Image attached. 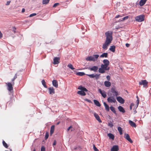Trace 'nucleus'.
<instances>
[{
    "instance_id": "nucleus-32",
    "label": "nucleus",
    "mask_w": 151,
    "mask_h": 151,
    "mask_svg": "<svg viewBox=\"0 0 151 151\" xmlns=\"http://www.w3.org/2000/svg\"><path fill=\"white\" fill-rule=\"evenodd\" d=\"M111 91L112 93H115L114 95L115 96H117V95H118L117 91H116L115 89L112 88Z\"/></svg>"
},
{
    "instance_id": "nucleus-28",
    "label": "nucleus",
    "mask_w": 151,
    "mask_h": 151,
    "mask_svg": "<svg viewBox=\"0 0 151 151\" xmlns=\"http://www.w3.org/2000/svg\"><path fill=\"white\" fill-rule=\"evenodd\" d=\"M115 47L114 45L111 46L109 49V50L113 52H114L115 51Z\"/></svg>"
},
{
    "instance_id": "nucleus-35",
    "label": "nucleus",
    "mask_w": 151,
    "mask_h": 151,
    "mask_svg": "<svg viewBox=\"0 0 151 151\" xmlns=\"http://www.w3.org/2000/svg\"><path fill=\"white\" fill-rule=\"evenodd\" d=\"M41 82H42V84L43 85L44 87L45 88H47V87L46 85V82H45V80H42Z\"/></svg>"
},
{
    "instance_id": "nucleus-10",
    "label": "nucleus",
    "mask_w": 151,
    "mask_h": 151,
    "mask_svg": "<svg viewBox=\"0 0 151 151\" xmlns=\"http://www.w3.org/2000/svg\"><path fill=\"white\" fill-rule=\"evenodd\" d=\"M124 137L128 141H129L130 143H132L133 141L130 138V137L128 134L125 133L124 134Z\"/></svg>"
},
{
    "instance_id": "nucleus-31",
    "label": "nucleus",
    "mask_w": 151,
    "mask_h": 151,
    "mask_svg": "<svg viewBox=\"0 0 151 151\" xmlns=\"http://www.w3.org/2000/svg\"><path fill=\"white\" fill-rule=\"evenodd\" d=\"M147 0H141L139 2L140 6H142L145 3Z\"/></svg>"
},
{
    "instance_id": "nucleus-4",
    "label": "nucleus",
    "mask_w": 151,
    "mask_h": 151,
    "mask_svg": "<svg viewBox=\"0 0 151 151\" xmlns=\"http://www.w3.org/2000/svg\"><path fill=\"white\" fill-rule=\"evenodd\" d=\"M103 64H101V65L102 67H105V68L109 65L110 62L109 60L107 59H104L103 60Z\"/></svg>"
},
{
    "instance_id": "nucleus-15",
    "label": "nucleus",
    "mask_w": 151,
    "mask_h": 151,
    "mask_svg": "<svg viewBox=\"0 0 151 151\" xmlns=\"http://www.w3.org/2000/svg\"><path fill=\"white\" fill-rule=\"evenodd\" d=\"M78 89L81 90L82 91L84 92H87L88 91V90L85 87L82 86H79L78 88Z\"/></svg>"
},
{
    "instance_id": "nucleus-37",
    "label": "nucleus",
    "mask_w": 151,
    "mask_h": 151,
    "mask_svg": "<svg viewBox=\"0 0 151 151\" xmlns=\"http://www.w3.org/2000/svg\"><path fill=\"white\" fill-rule=\"evenodd\" d=\"M76 74L80 76H83L85 75V73L83 72H78L76 73Z\"/></svg>"
},
{
    "instance_id": "nucleus-18",
    "label": "nucleus",
    "mask_w": 151,
    "mask_h": 151,
    "mask_svg": "<svg viewBox=\"0 0 151 151\" xmlns=\"http://www.w3.org/2000/svg\"><path fill=\"white\" fill-rule=\"evenodd\" d=\"M52 84L53 86L56 88H58V84L57 81L56 80H54L52 81Z\"/></svg>"
},
{
    "instance_id": "nucleus-23",
    "label": "nucleus",
    "mask_w": 151,
    "mask_h": 151,
    "mask_svg": "<svg viewBox=\"0 0 151 151\" xmlns=\"http://www.w3.org/2000/svg\"><path fill=\"white\" fill-rule=\"evenodd\" d=\"M107 135L110 139H111L112 140H114V136L113 134L112 133H109L107 134Z\"/></svg>"
},
{
    "instance_id": "nucleus-1",
    "label": "nucleus",
    "mask_w": 151,
    "mask_h": 151,
    "mask_svg": "<svg viewBox=\"0 0 151 151\" xmlns=\"http://www.w3.org/2000/svg\"><path fill=\"white\" fill-rule=\"evenodd\" d=\"M112 34L113 32L111 31H108L105 33L106 40L102 46L103 49L107 50L108 46L111 42L113 40Z\"/></svg>"
},
{
    "instance_id": "nucleus-12",
    "label": "nucleus",
    "mask_w": 151,
    "mask_h": 151,
    "mask_svg": "<svg viewBox=\"0 0 151 151\" xmlns=\"http://www.w3.org/2000/svg\"><path fill=\"white\" fill-rule=\"evenodd\" d=\"M6 84L8 86V90L11 91L13 90V87H12V84L11 83H6Z\"/></svg>"
},
{
    "instance_id": "nucleus-5",
    "label": "nucleus",
    "mask_w": 151,
    "mask_h": 151,
    "mask_svg": "<svg viewBox=\"0 0 151 151\" xmlns=\"http://www.w3.org/2000/svg\"><path fill=\"white\" fill-rule=\"evenodd\" d=\"M86 75L88 76L89 77L91 78H93L95 77L96 79H97L99 77L100 74H86Z\"/></svg>"
},
{
    "instance_id": "nucleus-40",
    "label": "nucleus",
    "mask_w": 151,
    "mask_h": 151,
    "mask_svg": "<svg viewBox=\"0 0 151 151\" xmlns=\"http://www.w3.org/2000/svg\"><path fill=\"white\" fill-rule=\"evenodd\" d=\"M128 17H129V16H126L123 18H122V19H120L119 20L120 21H124L125 19H127L128 18Z\"/></svg>"
},
{
    "instance_id": "nucleus-29",
    "label": "nucleus",
    "mask_w": 151,
    "mask_h": 151,
    "mask_svg": "<svg viewBox=\"0 0 151 151\" xmlns=\"http://www.w3.org/2000/svg\"><path fill=\"white\" fill-rule=\"evenodd\" d=\"M104 105L105 108L106 110L108 111H109V106L105 102H104Z\"/></svg>"
},
{
    "instance_id": "nucleus-64",
    "label": "nucleus",
    "mask_w": 151,
    "mask_h": 151,
    "mask_svg": "<svg viewBox=\"0 0 151 151\" xmlns=\"http://www.w3.org/2000/svg\"><path fill=\"white\" fill-rule=\"evenodd\" d=\"M136 98L137 99H139L138 97V96H136Z\"/></svg>"
},
{
    "instance_id": "nucleus-13",
    "label": "nucleus",
    "mask_w": 151,
    "mask_h": 151,
    "mask_svg": "<svg viewBox=\"0 0 151 151\" xmlns=\"http://www.w3.org/2000/svg\"><path fill=\"white\" fill-rule=\"evenodd\" d=\"M94 116L96 119L99 122V123H101L102 122V121L100 119V117L97 113H94Z\"/></svg>"
},
{
    "instance_id": "nucleus-63",
    "label": "nucleus",
    "mask_w": 151,
    "mask_h": 151,
    "mask_svg": "<svg viewBox=\"0 0 151 151\" xmlns=\"http://www.w3.org/2000/svg\"><path fill=\"white\" fill-rule=\"evenodd\" d=\"M71 129V131H73L74 129H73L72 128Z\"/></svg>"
},
{
    "instance_id": "nucleus-30",
    "label": "nucleus",
    "mask_w": 151,
    "mask_h": 151,
    "mask_svg": "<svg viewBox=\"0 0 151 151\" xmlns=\"http://www.w3.org/2000/svg\"><path fill=\"white\" fill-rule=\"evenodd\" d=\"M95 104L98 106H101V104L98 101L96 100H93Z\"/></svg>"
},
{
    "instance_id": "nucleus-45",
    "label": "nucleus",
    "mask_w": 151,
    "mask_h": 151,
    "mask_svg": "<svg viewBox=\"0 0 151 151\" xmlns=\"http://www.w3.org/2000/svg\"><path fill=\"white\" fill-rule=\"evenodd\" d=\"M108 125L110 127H112L113 126V124L111 122L109 123Z\"/></svg>"
},
{
    "instance_id": "nucleus-62",
    "label": "nucleus",
    "mask_w": 151,
    "mask_h": 151,
    "mask_svg": "<svg viewBox=\"0 0 151 151\" xmlns=\"http://www.w3.org/2000/svg\"><path fill=\"white\" fill-rule=\"evenodd\" d=\"M134 114H136L137 112V111L135 109L134 110Z\"/></svg>"
},
{
    "instance_id": "nucleus-33",
    "label": "nucleus",
    "mask_w": 151,
    "mask_h": 151,
    "mask_svg": "<svg viewBox=\"0 0 151 151\" xmlns=\"http://www.w3.org/2000/svg\"><path fill=\"white\" fill-rule=\"evenodd\" d=\"M118 130L120 134L122 135V128L120 127H118Z\"/></svg>"
},
{
    "instance_id": "nucleus-22",
    "label": "nucleus",
    "mask_w": 151,
    "mask_h": 151,
    "mask_svg": "<svg viewBox=\"0 0 151 151\" xmlns=\"http://www.w3.org/2000/svg\"><path fill=\"white\" fill-rule=\"evenodd\" d=\"M77 93L81 96H84L86 95V93L84 92L81 91H78L77 92Z\"/></svg>"
},
{
    "instance_id": "nucleus-19",
    "label": "nucleus",
    "mask_w": 151,
    "mask_h": 151,
    "mask_svg": "<svg viewBox=\"0 0 151 151\" xmlns=\"http://www.w3.org/2000/svg\"><path fill=\"white\" fill-rule=\"evenodd\" d=\"M118 109L119 111L122 113H124L125 112V111L124 110V108L121 106H119L118 107Z\"/></svg>"
},
{
    "instance_id": "nucleus-24",
    "label": "nucleus",
    "mask_w": 151,
    "mask_h": 151,
    "mask_svg": "<svg viewBox=\"0 0 151 151\" xmlns=\"http://www.w3.org/2000/svg\"><path fill=\"white\" fill-rule=\"evenodd\" d=\"M86 59L87 60V61H93L94 58H93V57L92 56H88L87 57Z\"/></svg>"
},
{
    "instance_id": "nucleus-42",
    "label": "nucleus",
    "mask_w": 151,
    "mask_h": 151,
    "mask_svg": "<svg viewBox=\"0 0 151 151\" xmlns=\"http://www.w3.org/2000/svg\"><path fill=\"white\" fill-rule=\"evenodd\" d=\"M49 137V134L47 132L45 134V139H47Z\"/></svg>"
},
{
    "instance_id": "nucleus-8",
    "label": "nucleus",
    "mask_w": 151,
    "mask_h": 151,
    "mask_svg": "<svg viewBox=\"0 0 151 151\" xmlns=\"http://www.w3.org/2000/svg\"><path fill=\"white\" fill-rule=\"evenodd\" d=\"M117 101L120 103L123 104L124 103L125 101L121 97L119 96L116 97Z\"/></svg>"
},
{
    "instance_id": "nucleus-43",
    "label": "nucleus",
    "mask_w": 151,
    "mask_h": 151,
    "mask_svg": "<svg viewBox=\"0 0 151 151\" xmlns=\"http://www.w3.org/2000/svg\"><path fill=\"white\" fill-rule=\"evenodd\" d=\"M41 151H45V148L44 146H42V147L41 149Z\"/></svg>"
},
{
    "instance_id": "nucleus-47",
    "label": "nucleus",
    "mask_w": 151,
    "mask_h": 151,
    "mask_svg": "<svg viewBox=\"0 0 151 151\" xmlns=\"http://www.w3.org/2000/svg\"><path fill=\"white\" fill-rule=\"evenodd\" d=\"M36 15V13H33V14H30V15L29 16V17H33L34 16H35Z\"/></svg>"
},
{
    "instance_id": "nucleus-55",
    "label": "nucleus",
    "mask_w": 151,
    "mask_h": 151,
    "mask_svg": "<svg viewBox=\"0 0 151 151\" xmlns=\"http://www.w3.org/2000/svg\"><path fill=\"white\" fill-rule=\"evenodd\" d=\"M110 69V67H109L107 66L106 68H105V70H109Z\"/></svg>"
},
{
    "instance_id": "nucleus-51",
    "label": "nucleus",
    "mask_w": 151,
    "mask_h": 151,
    "mask_svg": "<svg viewBox=\"0 0 151 151\" xmlns=\"http://www.w3.org/2000/svg\"><path fill=\"white\" fill-rule=\"evenodd\" d=\"M59 4L58 3H56L53 6V7H55L56 6L58 5Z\"/></svg>"
},
{
    "instance_id": "nucleus-17",
    "label": "nucleus",
    "mask_w": 151,
    "mask_h": 151,
    "mask_svg": "<svg viewBox=\"0 0 151 151\" xmlns=\"http://www.w3.org/2000/svg\"><path fill=\"white\" fill-rule=\"evenodd\" d=\"M49 93L50 94L55 93V89L53 87H50L48 88Z\"/></svg>"
},
{
    "instance_id": "nucleus-52",
    "label": "nucleus",
    "mask_w": 151,
    "mask_h": 151,
    "mask_svg": "<svg viewBox=\"0 0 151 151\" xmlns=\"http://www.w3.org/2000/svg\"><path fill=\"white\" fill-rule=\"evenodd\" d=\"M16 28L15 27H13V31L14 32V33L16 32Z\"/></svg>"
},
{
    "instance_id": "nucleus-48",
    "label": "nucleus",
    "mask_w": 151,
    "mask_h": 151,
    "mask_svg": "<svg viewBox=\"0 0 151 151\" xmlns=\"http://www.w3.org/2000/svg\"><path fill=\"white\" fill-rule=\"evenodd\" d=\"M85 100L86 101H87L89 103H92V102L91 101V100H89L88 99H85Z\"/></svg>"
},
{
    "instance_id": "nucleus-14",
    "label": "nucleus",
    "mask_w": 151,
    "mask_h": 151,
    "mask_svg": "<svg viewBox=\"0 0 151 151\" xmlns=\"http://www.w3.org/2000/svg\"><path fill=\"white\" fill-rule=\"evenodd\" d=\"M119 150L118 145H115L113 146L111 149V151H118Z\"/></svg>"
},
{
    "instance_id": "nucleus-44",
    "label": "nucleus",
    "mask_w": 151,
    "mask_h": 151,
    "mask_svg": "<svg viewBox=\"0 0 151 151\" xmlns=\"http://www.w3.org/2000/svg\"><path fill=\"white\" fill-rule=\"evenodd\" d=\"M134 104L133 103H132L130 105V110H132V106H134Z\"/></svg>"
},
{
    "instance_id": "nucleus-21",
    "label": "nucleus",
    "mask_w": 151,
    "mask_h": 151,
    "mask_svg": "<svg viewBox=\"0 0 151 151\" xmlns=\"http://www.w3.org/2000/svg\"><path fill=\"white\" fill-rule=\"evenodd\" d=\"M129 122L130 125L132 127H136V124L134 122L129 120Z\"/></svg>"
},
{
    "instance_id": "nucleus-25",
    "label": "nucleus",
    "mask_w": 151,
    "mask_h": 151,
    "mask_svg": "<svg viewBox=\"0 0 151 151\" xmlns=\"http://www.w3.org/2000/svg\"><path fill=\"white\" fill-rule=\"evenodd\" d=\"M55 129V126L53 125L51 127L50 130V134L52 135L54 132Z\"/></svg>"
},
{
    "instance_id": "nucleus-36",
    "label": "nucleus",
    "mask_w": 151,
    "mask_h": 151,
    "mask_svg": "<svg viewBox=\"0 0 151 151\" xmlns=\"http://www.w3.org/2000/svg\"><path fill=\"white\" fill-rule=\"evenodd\" d=\"M2 143L3 146L6 148H8V146L7 144V143L5 142V141L4 140H3L2 141Z\"/></svg>"
},
{
    "instance_id": "nucleus-41",
    "label": "nucleus",
    "mask_w": 151,
    "mask_h": 151,
    "mask_svg": "<svg viewBox=\"0 0 151 151\" xmlns=\"http://www.w3.org/2000/svg\"><path fill=\"white\" fill-rule=\"evenodd\" d=\"M93 148L94 151H99V150L96 147L94 144L93 145Z\"/></svg>"
},
{
    "instance_id": "nucleus-57",
    "label": "nucleus",
    "mask_w": 151,
    "mask_h": 151,
    "mask_svg": "<svg viewBox=\"0 0 151 151\" xmlns=\"http://www.w3.org/2000/svg\"><path fill=\"white\" fill-rule=\"evenodd\" d=\"M17 78V74H16L15 75L13 78H14L15 79H16Z\"/></svg>"
},
{
    "instance_id": "nucleus-39",
    "label": "nucleus",
    "mask_w": 151,
    "mask_h": 151,
    "mask_svg": "<svg viewBox=\"0 0 151 151\" xmlns=\"http://www.w3.org/2000/svg\"><path fill=\"white\" fill-rule=\"evenodd\" d=\"M67 66L72 70H73L75 69V68L73 67V65L71 64H68Z\"/></svg>"
},
{
    "instance_id": "nucleus-61",
    "label": "nucleus",
    "mask_w": 151,
    "mask_h": 151,
    "mask_svg": "<svg viewBox=\"0 0 151 151\" xmlns=\"http://www.w3.org/2000/svg\"><path fill=\"white\" fill-rule=\"evenodd\" d=\"M71 128H72V126H70V127L68 128V129H67L68 131H69V130H70V129H71Z\"/></svg>"
},
{
    "instance_id": "nucleus-38",
    "label": "nucleus",
    "mask_w": 151,
    "mask_h": 151,
    "mask_svg": "<svg viewBox=\"0 0 151 151\" xmlns=\"http://www.w3.org/2000/svg\"><path fill=\"white\" fill-rule=\"evenodd\" d=\"M50 0H43L42 1V3L43 4H48Z\"/></svg>"
},
{
    "instance_id": "nucleus-11",
    "label": "nucleus",
    "mask_w": 151,
    "mask_h": 151,
    "mask_svg": "<svg viewBox=\"0 0 151 151\" xmlns=\"http://www.w3.org/2000/svg\"><path fill=\"white\" fill-rule=\"evenodd\" d=\"M60 58L59 57H54L53 59V63L55 64H57L59 63V61L60 60Z\"/></svg>"
},
{
    "instance_id": "nucleus-49",
    "label": "nucleus",
    "mask_w": 151,
    "mask_h": 151,
    "mask_svg": "<svg viewBox=\"0 0 151 151\" xmlns=\"http://www.w3.org/2000/svg\"><path fill=\"white\" fill-rule=\"evenodd\" d=\"M106 78L107 80L108 81H109L110 80V76H109V75L107 76L106 77Z\"/></svg>"
},
{
    "instance_id": "nucleus-54",
    "label": "nucleus",
    "mask_w": 151,
    "mask_h": 151,
    "mask_svg": "<svg viewBox=\"0 0 151 151\" xmlns=\"http://www.w3.org/2000/svg\"><path fill=\"white\" fill-rule=\"evenodd\" d=\"M122 16H121L120 15H119V14H118V15H117L115 17V18H118L119 17H121Z\"/></svg>"
},
{
    "instance_id": "nucleus-16",
    "label": "nucleus",
    "mask_w": 151,
    "mask_h": 151,
    "mask_svg": "<svg viewBox=\"0 0 151 151\" xmlns=\"http://www.w3.org/2000/svg\"><path fill=\"white\" fill-rule=\"evenodd\" d=\"M105 68H106L105 67H102L101 65V68H99V72L102 73H104L105 72Z\"/></svg>"
},
{
    "instance_id": "nucleus-7",
    "label": "nucleus",
    "mask_w": 151,
    "mask_h": 151,
    "mask_svg": "<svg viewBox=\"0 0 151 151\" xmlns=\"http://www.w3.org/2000/svg\"><path fill=\"white\" fill-rule=\"evenodd\" d=\"M87 69H88L90 71H93L95 72H96L97 71L98 67L97 66H94L91 67L87 68Z\"/></svg>"
},
{
    "instance_id": "nucleus-53",
    "label": "nucleus",
    "mask_w": 151,
    "mask_h": 151,
    "mask_svg": "<svg viewBox=\"0 0 151 151\" xmlns=\"http://www.w3.org/2000/svg\"><path fill=\"white\" fill-rule=\"evenodd\" d=\"M15 79L14 78H13L12 80V84L13 85H14V81L15 80Z\"/></svg>"
},
{
    "instance_id": "nucleus-3",
    "label": "nucleus",
    "mask_w": 151,
    "mask_h": 151,
    "mask_svg": "<svg viewBox=\"0 0 151 151\" xmlns=\"http://www.w3.org/2000/svg\"><path fill=\"white\" fill-rule=\"evenodd\" d=\"M108 102L109 103L112 102L115 103L116 102V101L115 98L113 96L109 97L107 99Z\"/></svg>"
},
{
    "instance_id": "nucleus-9",
    "label": "nucleus",
    "mask_w": 151,
    "mask_h": 151,
    "mask_svg": "<svg viewBox=\"0 0 151 151\" xmlns=\"http://www.w3.org/2000/svg\"><path fill=\"white\" fill-rule=\"evenodd\" d=\"M98 91L101 94V95L104 98H105L106 96V92L104 91H102L101 89H99Z\"/></svg>"
},
{
    "instance_id": "nucleus-34",
    "label": "nucleus",
    "mask_w": 151,
    "mask_h": 151,
    "mask_svg": "<svg viewBox=\"0 0 151 151\" xmlns=\"http://www.w3.org/2000/svg\"><path fill=\"white\" fill-rule=\"evenodd\" d=\"M110 108L111 111H112L114 113L116 114V111L115 110V109L113 106H111Z\"/></svg>"
},
{
    "instance_id": "nucleus-58",
    "label": "nucleus",
    "mask_w": 151,
    "mask_h": 151,
    "mask_svg": "<svg viewBox=\"0 0 151 151\" xmlns=\"http://www.w3.org/2000/svg\"><path fill=\"white\" fill-rule=\"evenodd\" d=\"M125 45L127 47H129L130 46V44L128 43H126Z\"/></svg>"
},
{
    "instance_id": "nucleus-59",
    "label": "nucleus",
    "mask_w": 151,
    "mask_h": 151,
    "mask_svg": "<svg viewBox=\"0 0 151 151\" xmlns=\"http://www.w3.org/2000/svg\"><path fill=\"white\" fill-rule=\"evenodd\" d=\"M2 37V34L1 32L0 31V38H1Z\"/></svg>"
},
{
    "instance_id": "nucleus-60",
    "label": "nucleus",
    "mask_w": 151,
    "mask_h": 151,
    "mask_svg": "<svg viewBox=\"0 0 151 151\" xmlns=\"http://www.w3.org/2000/svg\"><path fill=\"white\" fill-rule=\"evenodd\" d=\"M25 11V9L24 8H23L22 9V12L23 13V12H24Z\"/></svg>"
},
{
    "instance_id": "nucleus-27",
    "label": "nucleus",
    "mask_w": 151,
    "mask_h": 151,
    "mask_svg": "<svg viewBox=\"0 0 151 151\" xmlns=\"http://www.w3.org/2000/svg\"><path fill=\"white\" fill-rule=\"evenodd\" d=\"M92 56L94 59L93 61L94 62L97 60L98 58L99 57V55L98 54H95L93 55Z\"/></svg>"
},
{
    "instance_id": "nucleus-46",
    "label": "nucleus",
    "mask_w": 151,
    "mask_h": 151,
    "mask_svg": "<svg viewBox=\"0 0 151 151\" xmlns=\"http://www.w3.org/2000/svg\"><path fill=\"white\" fill-rule=\"evenodd\" d=\"M139 99H137V100H136V103H137V106H136V108H137L138 106V105H139Z\"/></svg>"
},
{
    "instance_id": "nucleus-2",
    "label": "nucleus",
    "mask_w": 151,
    "mask_h": 151,
    "mask_svg": "<svg viewBox=\"0 0 151 151\" xmlns=\"http://www.w3.org/2000/svg\"><path fill=\"white\" fill-rule=\"evenodd\" d=\"M145 17V15L143 14H142L136 17H135V19L136 21L141 22L144 20Z\"/></svg>"
},
{
    "instance_id": "nucleus-50",
    "label": "nucleus",
    "mask_w": 151,
    "mask_h": 151,
    "mask_svg": "<svg viewBox=\"0 0 151 151\" xmlns=\"http://www.w3.org/2000/svg\"><path fill=\"white\" fill-rule=\"evenodd\" d=\"M56 142L55 140H54V142L53 144V146H54L55 145H56Z\"/></svg>"
},
{
    "instance_id": "nucleus-26",
    "label": "nucleus",
    "mask_w": 151,
    "mask_h": 151,
    "mask_svg": "<svg viewBox=\"0 0 151 151\" xmlns=\"http://www.w3.org/2000/svg\"><path fill=\"white\" fill-rule=\"evenodd\" d=\"M108 54L107 52H104L100 55V58H107L108 57Z\"/></svg>"
},
{
    "instance_id": "nucleus-6",
    "label": "nucleus",
    "mask_w": 151,
    "mask_h": 151,
    "mask_svg": "<svg viewBox=\"0 0 151 151\" xmlns=\"http://www.w3.org/2000/svg\"><path fill=\"white\" fill-rule=\"evenodd\" d=\"M148 82L146 80H142L139 82V84L140 85H142L144 87H145L147 86Z\"/></svg>"
},
{
    "instance_id": "nucleus-20",
    "label": "nucleus",
    "mask_w": 151,
    "mask_h": 151,
    "mask_svg": "<svg viewBox=\"0 0 151 151\" xmlns=\"http://www.w3.org/2000/svg\"><path fill=\"white\" fill-rule=\"evenodd\" d=\"M111 83L109 81H106L104 82V85L106 87H109L111 86Z\"/></svg>"
},
{
    "instance_id": "nucleus-56",
    "label": "nucleus",
    "mask_w": 151,
    "mask_h": 151,
    "mask_svg": "<svg viewBox=\"0 0 151 151\" xmlns=\"http://www.w3.org/2000/svg\"><path fill=\"white\" fill-rule=\"evenodd\" d=\"M10 1H7L6 3V5H9L10 4Z\"/></svg>"
}]
</instances>
